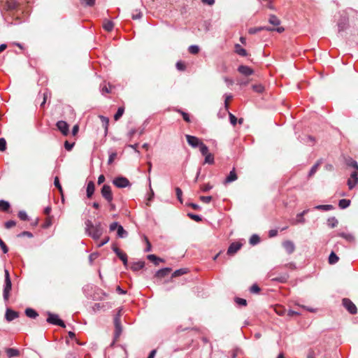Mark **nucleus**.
<instances>
[{
  "mask_svg": "<svg viewBox=\"0 0 358 358\" xmlns=\"http://www.w3.org/2000/svg\"><path fill=\"white\" fill-rule=\"evenodd\" d=\"M85 233L94 240H99L104 232V227L101 222H98L95 224L90 220L85 222Z\"/></svg>",
  "mask_w": 358,
  "mask_h": 358,
  "instance_id": "nucleus-1",
  "label": "nucleus"
},
{
  "mask_svg": "<svg viewBox=\"0 0 358 358\" xmlns=\"http://www.w3.org/2000/svg\"><path fill=\"white\" fill-rule=\"evenodd\" d=\"M12 289V282L10 278L9 271L5 269V280L3 290V298L5 301H8L10 296V292Z\"/></svg>",
  "mask_w": 358,
  "mask_h": 358,
  "instance_id": "nucleus-2",
  "label": "nucleus"
},
{
  "mask_svg": "<svg viewBox=\"0 0 358 358\" xmlns=\"http://www.w3.org/2000/svg\"><path fill=\"white\" fill-rule=\"evenodd\" d=\"M47 315V322L54 325L59 326L63 328L66 327L64 322L59 317L58 315L52 313L50 312H48Z\"/></svg>",
  "mask_w": 358,
  "mask_h": 358,
  "instance_id": "nucleus-3",
  "label": "nucleus"
},
{
  "mask_svg": "<svg viewBox=\"0 0 358 358\" xmlns=\"http://www.w3.org/2000/svg\"><path fill=\"white\" fill-rule=\"evenodd\" d=\"M113 183L118 188H124L131 186L129 180L123 176H118L115 178L113 180Z\"/></svg>",
  "mask_w": 358,
  "mask_h": 358,
  "instance_id": "nucleus-4",
  "label": "nucleus"
},
{
  "mask_svg": "<svg viewBox=\"0 0 358 358\" xmlns=\"http://www.w3.org/2000/svg\"><path fill=\"white\" fill-rule=\"evenodd\" d=\"M101 193L102 196L108 201V203L113 201V196L110 185L106 184L103 185L102 186Z\"/></svg>",
  "mask_w": 358,
  "mask_h": 358,
  "instance_id": "nucleus-5",
  "label": "nucleus"
},
{
  "mask_svg": "<svg viewBox=\"0 0 358 358\" xmlns=\"http://www.w3.org/2000/svg\"><path fill=\"white\" fill-rule=\"evenodd\" d=\"M187 143L193 148H199L203 142L197 137L189 134L185 135Z\"/></svg>",
  "mask_w": 358,
  "mask_h": 358,
  "instance_id": "nucleus-6",
  "label": "nucleus"
},
{
  "mask_svg": "<svg viewBox=\"0 0 358 358\" xmlns=\"http://www.w3.org/2000/svg\"><path fill=\"white\" fill-rule=\"evenodd\" d=\"M114 326H115V332H114V341L112 343V345L114 344L115 341L120 337L122 331V327L121 324V320H119L118 317L114 318Z\"/></svg>",
  "mask_w": 358,
  "mask_h": 358,
  "instance_id": "nucleus-7",
  "label": "nucleus"
},
{
  "mask_svg": "<svg viewBox=\"0 0 358 358\" xmlns=\"http://www.w3.org/2000/svg\"><path fill=\"white\" fill-rule=\"evenodd\" d=\"M338 33L341 34L345 31L348 27V18L345 16H341L338 22Z\"/></svg>",
  "mask_w": 358,
  "mask_h": 358,
  "instance_id": "nucleus-8",
  "label": "nucleus"
},
{
  "mask_svg": "<svg viewBox=\"0 0 358 358\" xmlns=\"http://www.w3.org/2000/svg\"><path fill=\"white\" fill-rule=\"evenodd\" d=\"M343 305L348 310L350 313H357V309L356 306L349 299H343Z\"/></svg>",
  "mask_w": 358,
  "mask_h": 358,
  "instance_id": "nucleus-9",
  "label": "nucleus"
},
{
  "mask_svg": "<svg viewBox=\"0 0 358 358\" xmlns=\"http://www.w3.org/2000/svg\"><path fill=\"white\" fill-rule=\"evenodd\" d=\"M358 182V171H354L348 180V185L350 189H352Z\"/></svg>",
  "mask_w": 358,
  "mask_h": 358,
  "instance_id": "nucleus-10",
  "label": "nucleus"
},
{
  "mask_svg": "<svg viewBox=\"0 0 358 358\" xmlns=\"http://www.w3.org/2000/svg\"><path fill=\"white\" fill-rule=\"evenodd\" d=\"M242 244L238 242H234L230 244L227 249V255H234L238 250L241 249Z\"/></svg>",
  "mask_w": 358,
  "mask_h": 358,
  "instance_id": "nucleus-11",
  "label": "nucleus"
},
{
  "mask_svg": "<svg viewBox=\"0 0 358 358\" xmlns=\"http://www.w3.org/2000/svg\"><path fill=\"white\" fill-rule=\"evenodd\" d=\"M56 125L63 135L67 136L69 134V124L65 121H58Z\"/></svg>",
  "mask_w": 358,
  "mask_h": 358,
  "instance_id": "nucleus-12",
  "label": "nucleus"
},
{
  "mask_svg": "<svg viewBox=\"0 0 358 358\" xmlns=\"http://www.w3.org/2000/svg\"><path fill=\"white\" fill-rule=\"evenodd\" d=\"M18 317L19 313L17 311L13 310L10 308L6 310L5 317L7 321L10 322Z\"/></svg>",
  "mask_w": 358,
  "mask_h": 358,
  "instance_id": "nucleus-13",
  "label": "nucleus"
},
{
  "mask_svg": "<svg viewBox=\"0 0 358 358\" xmlns=\"http://www.w3.org/2000/svg\"><path fill=\"white\" fill-rule=\"evenodd\" d=\"M238 177L235 171V169L234 168L229 173V175L226 177L224 184H229L232 182H234L237 180Z\"/></svg>",
  "mask_w": 358,
  "mask_h": 358,
  "instance_id": "nucleus-14",
  "label": "nucleus"
},
{
  "mask_svg": "<svg viewBox=\"0 0 358 358\" xmlns=\"http://www.w3.org/2000/svg\"><path fill=\"white\" fill-rule=\"evenodd\" d=\"M171 268L169 267L163 268L158 270L156 272L155 276L158 278H162L168 275L171 273Z\"/></svg>",
  "mask_w": 358,
  "mask_h": 358,
  "instance_id": "nucleus-15",
  "label": "nucleus"
},
{
  "mask_svg": "<svg viewBox=\"0 0 358 358\" xmlns=\"http://www.w3.org/2000/svg\"><path fill=\"white\" fill-rule=\"evenodd\" d=\"M126 354V350L122 347H119L115 350L112 358H127Z\"/></svg>",
  "mask_w": 358,
  "mask_h": 358,
  "instance_id": "nucleus-16",
  "label": "nucleus"
},
{
  "mask_svg": "<svg viewBox=\"0 0 358 358\" xmlns=\"http://www.w3.org/2000/svg\"><path fill=\"white\" fill-rule=\"evenodd\" d=\"M282 246L288 254H292L295 250V245L291 241H285L282 243Z\"/></svg>",
  "mask_w": 358,
  "mask_h": 358,
  "instance_id": "nucleus-17",
  "label": "nucleus"
},
{
  "mask_svg": "<svg viewBox=\"0 0 358 358\" xmlns=\"http://www.w3.org/2000/svg\"><path fill=\"white\" fill-rule=\"evenodd\" d=\"M238 71L239 73H241V74L244 75V76H250L253 73V70L248 66H245V65H241L238 66Z\"/></svg>",
  "mask_w": 358,
  "mask_h": 358,
  "instance_id": "nucleus-18",
  "label": "nucleus"
},
{
  "mask_svg": "<svg viewBox=\"0 0 358 358\" xmlns=\"http://www.w3.org/2000/svg\"><path fill=\"white\" fill-rule=\"evenodd\" d=\"M309 211V209H306L304 210L303 211H302L301 213H298L296 215V220L294 221V224H304L305 222H306V220L305 218L303 217V216L308 213V212Z\"/></svg>",
  "mask_w": 358,
  "mask_h": 358,
  "instance_id": "nucleus-19",
  "label": "nucleus"
},
{
  "mask_svg": "<svg viewBox=\"0 0 358 358\" xmlns=\"http://www.w3.org/2000/svg\"><path fill=\"white\" fill-rule=\"evenodd\" d=\"M94 189H95L94 182L93 181H90L87 183V190H86L87 198H91L92 197V196L93 195V194L94 192Z\"/></svg>",
  "mask_w": 358,
  "mask_h": 358,
  "instance_id": "nucleus-20",
  "label": "nucleus"
},
{
  "mask_svg": "<svg viewBox=\"0 0 358 358\" xmlns=\"http://www.w3.org/2000/svg\"><path fill=\"white\" fill-rule=\"evenodd\" d=\"M109 308L108 303H94L92 308L94 311H99L100 310H106Z\"/></svg>",
  "mask_w": 358,
  "mask_h": 358,
  "instance_id": "nucleus-21",
  "label": "nucleus"
},
{
  "mask_svg": "<svg viewBox=\"0 0 358 358\" xmlns=\"http://www.w3.org/2000/svg\"><path fill=\"white\" fill-rule=\"evenodd\" d=\"M6 6L7 10H14L17 9V8L19 6V3L17 1H16L15 0H10V1H8L6 2Z\"/></svg>",
  "mask_w": 358,
  "mask_h": 358,
  "instance_id": "nucleus-22",
  "label": "nucleus"
},
{
  "mask_svg": "<svg viewBox=\"0 0 358 358\" xmlns=\"http://www.w3.org/2000/svg\"><path fill=\"white\" fill-rule=\"evenodd\" d=\"M338 236L345 239L347 241L350 243H352L355 241V236L352 234L341 232L338 233Z\"/></svg>",
  "mask_w": 358,
  "mask_h": 358,
  "instance_id": "nucleus-23",
  "label": "nucleus"
},
{
  "mask_svg": "<svg viewBox=\"0 0 358 358\" xmlns=\"http://www.w3.org/2000/svg\"><path fill=\"white\" fill-rule=\"evenodd\" d=\"M145 266V262L142 261L132 263L131 265V269L134 271H138L142 269Z\"/></svg>",
  "mask_w": 358,
  "mask_h": 358,
  "instance_id": "nucleus-24",
  "label": "nucleus"
},
{
  "mask_svg": "<svg viewBox=\"0 0 358 358\" xmlns=\"http://www.w3.org/2000/svg\"><path fill=\"white\" fill-rule=\"evenodd\" d=\"M128 236V232L120 224L117 229V236L118 238H126Z\"/></svg>",
  "mask_w": 358,
  "mask_h": 358,
  "instance_id": "nucleus-25",
  "label": "nucleus"
},
{
  "mask_svg": "<svg viewBox=\"0 0 358 358\" xmlns=\"http://www.w3.org/2000/svg\"><path fill=\"white\" fill-rule=\"evenodd\" d=\"M189 271L188 268H179V269H177L171 275V278H176V277H178V276H180V275H185L186 273H187Z\"/></svg>",
  "mask_w": 358,
  "mask_h": 358,
  "instance_id": "nucleus-26",
  "label": "nucleus"
},
{
  "mask_svg": "<svg viewBox=\"0 0 358 358\" xmlns=\"http://www.w3.org/2000/svg\"><path fill=\"white\" fill-rule=\"evenodd\" d=\"M147 258L153 262L156 266L159 265V262H164V260L162 258L157 257L155 255H148Z\"/></svg>",
  "mask_w": 358,
  "mask_h": 358,
  "instance_id": "nucleus-27",
  "label": "nucleus"
},
{
  "mask_svg": "<svg viewBox=\"0 0 358 358\" xmlns=\"http://www.w3.org/2000/svg\"><path fill=\"white\" fill-rule=\"evenodd\" d=\"M235 52L242 57H245L248 55L246 50L242 48L241 45L239 44L235 45Z\"/></svg>",
  "mask_w": 358,
  "mask_h": 358,
  "instance_id": "nucleus-28",
  "label": "nucleus"
},
{
  "mask_svg": "<svg viewBox=\"0 0 358 358\" xmlns=\"http://www.w3.org/2000/svg\"><path fill=\"white\" fill-rule=\"evenodd\" d=\"M314 209L329 211L334 209V207L331 204L317 205L314 207Z\"/></svg>",
  "mask_w": 358,
  "mask_h": 358,
  "instance_id": "nucleus-29",
  "label": "nucleus"
},
{
  "mask_svg": "<svg viewBox=\"0 0 358 358\" xmlns=\"http://www.w3.org/2000/svg\"><path fill=\"white\" fill-rule=\"evenodd\" d=\"M7 356L9 358L17 357L20 355V352L18 350L15 348H8L6 350Z\"/></svg>",
  "mask_w": 358,
  "mask_h": 358,
  "instance_id": "nucleus-30",
  "label": "nucleus"
},
{
  "mask_svg": "<svg viewBox=\"0 0 358 358\" xmlns=\"http://www.w3.org/2000/svg\"><path fill=\"white\" fill-rule=\"evenodd\" d=\"M25 314L28 317L33 318V319L36 318L38 315L37 312L31 308H27L25 310Z\"/></svg>",
  "mask_w": 358,
  "mask_h": 358,
  "instance_id": "nucleus-31",
  "label": "nucleus"
},
{
  "mask_svg": "<svg viewBox=\"0 0 358 358\" xmlns=\"http://www.w3.org/2000/svg\"><path fill=\"white\" fill-rule=\"evenodd\" d=\"M288 278H289V274L287 273H285L279 277L273 278L272 280L283 283V282H287Z\"/></svg>",
  "mask_w": 358,
  "mask_h": 358,
  "instance_id": "nucleus-32",
  "label": "nucleus"
},
{
  "mask_svg": "<svg viewBox=\"0 0 358 358\" xmlns=\"http://www.w3.org/2000/svg\"><path fill=\"white\" fill-rule=\"evenodd\" d=\"M268 22L274 26H279L280 24V19L274 15H271L269 16Z\"/></svg>",
  "mask_w": 358,
  "mask_h": 358,
  "instance_id": "nucleus-33",
  "label": "nucleus"
},
{
  "mask_svg": "<svg viewBox=\"0 0 358 358\" xmlns=\"http://www.w3.org/2000/svg\"><path fill=\"white\" fill-rule=\"evenodd\" d=\"M350 200L342 199L338 202V206L341 209H345L350 206Z\"/></svg>",
  "mask_w": 358,
  "mask_h": 358,
  "instance_id": "nucleus-34",
  "label": "nucleus"
},
{
  "mask_svg": "<svg viewBox=\"0 0 358 358\" xmlns=\"http://www.w3.org/2000/svg\"><path fill=\"white\" fill-rule=\"evenodd\" d=\"M99 118L101 119V120L102 122L103 126L105 129V134L106 135L108 133V129L109 120L108 117H104L103 115H100Z\"/></svg>",
  "mask_w": 358,
  "mask_h": 358,
  "instance_id": "nucleus-35",
  "label": "nucleus"
},
{
  "mask_svg": "<svg viewBox=\"0 0 358 358\" xmlns=\"http://www.w3.org/2000/svg\"><path fill=\"white\" fill-rule=\"evenodd\" d=\"M346 164L348 166H351V167L354 168L355 169V171H357V170L358 171V164L353 159H352V158L347 159Z\"/></svg>",
  "mask_w": 358,
  "mask_h": 358,
  "instance_id": "nucleus-36",
  "label": "nucleus"
},
{
  "mask_svg": "<svg viewBox=\"0 0 358 358\" xmlns=\"http://www.w3.org/2000/svg\"><path fill=\"white\" fill-rule=\"evenodd\" d=\"M260 242V238L257 234H253L251 236L249 240V243L252 245H255Z\"/></svg>",
  "mask_w": 358,
  "mask_h": 358,
  "instance_id": "nucleus-37",
  "label": "nucleus"
},
{
  "mask_svg": "<svg viewBox=\"0 0 358 358\" xmlns=\"http://www.w3.org/2000/svg\"><path fill=\"white\" fill-rule=\"evenodd\" d=\"M338 224L337 219L335 217H329L327 220V224L331 228L336 227Z\"/></svg>",
  "mask_w": 358,
  "mask_h": 358,
  "instance_id": "nucleus-38",
  "label": "nucleus"
},
{
  "mask_svg": "<svg viewBox=\"0 0 358 358\" xmlns=\"http://www.w3.org/2000/svg\"><path fill=\"white\" fill-rule=\"evenodd\" d=\"M103 29L107 31H111L113 29L114 24L110 20H105L103 22Z\"/></svg>",
  "mask_w": 358,
  "mask_h": 358,
  "instance_id": "nucleus-39",
  "label": "nucleus"
},
{
  "mask_svg": "<svg viewBox=\"0 0 358 358\" xmlns=\"http://www.w3.org/2000/svg\"><path fill=\"white\" fill-rule=\"evenodd\" d=\"M10 207L8 201L0 200V209L3 211H8Z\"/></svg>",
  "mask_w": 358,
  "mask_h": 358,
  "instance_id": "nucleus-40",
  "label": "nucleus"
},
{
  "mask_svg": "<svg viewBox=\"0 0 358 358\" xmlns=\"http://www.w3.org/2000/svg\"><path fill=\"white\" fill-rule=\"evenodd\" d=\"M262 28H264V30H266V31H275L278 33H282L285 31V29L282 27H278L276 28H273L271 27L264 26V27H262Z\"/></svg>",
  "mask_w": 358,
  "mask_h": 358,
  "instance_id": "nucleus-41",
  "label": "nucleus"
},
{
  "mask_svg": "<svg viewBox=\"0 0 358 358\" xmlns=\"http://www.w3.org/2000/svg\"><path fill=\"white\" fill-rule=\"evenodd\" d=\"M338 257L334 252H331L329 256V263L330 264H334L338 262Z\"/></svg>",
  "mask_w": 358,
  "mask_h": 358,
  "instance_id": "nucleus-42",
  "label": "nucleus"
},
{
  "mask_svg": "<svg viewBox=\"0 0 358 358\" xmlns=\"http://www.w3.org/2000/svg\"><path fill=\"white\" fill-rule=\"evenodd\" d=\"M174 110L178 112V113L181 114L182 116L183 120L185 122H190V118H189V115L188 113L182 111L181 109H178V108H175Z\"/></svg>",
  "mask_w": 358,
  "mask_h": 358,
  "instance_id": "nucleus-43",
  "label": "nucleus"
},
{
  "mask_svg": "<svg viewBox=\"0 0 358 358\" xmlns=\"http://www.w3.org/2000/svg\"><path fill=\"white\" fill-rule=\"evenodd\" d=\"M124 108L123 107H119L116 113L114 115L115 120H118L123 115Z\"/></svg>",
  "mask_w": 358,
  "mask_h": 358,
  "instance_id": "nucleus-44",
  "label": "nucleus"
},
{
  "mask_svg": "<svg viewBox=\"0 0 358 358\" xmlns=\"http://www.w3.org/2000/svg\"><path fill=\"white\" fill-rule=\"evenodd\" d=\"M204 163L209 164H214V157L211 153L205 155Z\"/></svg>",
  "mask_w": 358,
  "mask_h": 358,
  "instance_id": "nucleus-45",
  "label": "nucleus"
},
{
  "mask_svg": "<svg viewBox=\"0 0 358 358\" xmlns=\"http://www.w3.org/2000/svg\"><path fill=\"white\" fill-rule=\"evenodd\" d=\"M224 97V108L226 110H229V101L232 99L233 96L231 94H225Z\"/></svg>",
  "mask_w": 358,
  "mask_h": 358,
  "instance_id": "nucleus-46",
  "label": "nucleus"
},
{
  "mask_svg": "<svg viewBox=\"0 0 358 358\" xmlns=\"http://www.w3.org/2000/svg\"><path fill=\"white\" fill-rule=\"evenodd\" d=\"M108 153H109V157H108V164H111L114 162L115 159L117 157V154L116 152H110V151H109Z\"/></svg>",
  "mask_w": 358,
  "mask_h": 358,
  "instance_id": "nucleus-47",
  "label": "nucleus"
},
{
  "mask_svg": "<svg viewBox=\"0 0 358 358\" xmlns=\"http://www.w3.org/2000/svg\"><path fill=\"white\" fill-rule=\"evenodd\" d=\"M191 54L196 55L199 52V47L196 45H192L188 48Z\"/></svg>",
  "mask_w": 358,
  "mask_h": 358,
  "instance_id": "nucleus-48",
  "label": "nucleus"
},
{
  "mask_svg": "<svg viewBox=\"0 0 358 358\" xmlns=\"http://www.w3.org/2000/svg\"><path fill=\"white\" fill-rule=\"evenodd\" d=\"M199 148L202 155L205 156L209 154L208 148L203 143Z\"/></svg>",
  "mask_w": 358,
  "mask_h": 358,
  "instance_id": "nucleus-49",
  "label": "nucleus"
},
{
  "mask_svg": "<svg viewBox=\"0 0 358 358\" xmlns=\"http://www.w3.org/2000/svg\"><path fill=\"white\" fill-rule=\"evenodd\" d=\"M18 217L23 221L29 220V217L24 210H20L18 213Z\"/></svg>",
  "mask_w": 358,
  "mask_h": 358,
  "instance_id": "nucleus-50",
  "label": "nucleus"
},
{
  "mask_svg": "<svg viewBox=\"0 0 358 358\" xmlns=\"http://www.w3.org/2000/svg\"><path fill=\"white\" fill-rule=\"evenodd\" d=\"M200 189H201V192H207L210 191L211 189H213V185H211L209 183L203 184V185H201Z\"/></svg>",
  "mask_w": 358,
  "mask_h": 358,
  "instance_id": "nucleus-51",
  "label": "nucleus"
},
{
  "mask_svg": "<svg viewBox=\"0 0 358 358\" xmlns=\"http://www.w3.org/2000/svg\"><path fill=\"white\" fill-rule=\"evenodd\" d=\"M187 216L196 222H200L202 220V217L201 215L193 214L192 213H189L187 214Z\"/></svg>",
  "mask_w": 358,
  "mask_h": 358,
  "instance_id": "nucleus-52",
  "label": "nucleus"
},
{
  "mask_svg": "<svg viewBox=\"0 0 358 358\" xmlns=\"http://www.w3.org/2000/svg\"><path fill=\"white\" fill-rule=\"evenodd\" d=\"M176 194L178 200L182 203V192L180 187H176L175 188Z\"/></svg>",
  "mask_w": 358,
  "mask_h": 358,
  "instance_id": "nucleus-53",
  "label": "nucleus"
},
{
  "mask_svg": "<svg viewBox=\"0 0 358 358\" xmlns=\"http://www.w3.org/2000/svg\"><path fill=\"white\" fill-rule=\"evenodd\" d=\"M117 256L122 261L124 266H127L128 264L127 255L125 253L122 252L120 255Z\"/></svg>",
  "mask_w": 358,
  "mask_h": 358,
  "instance_id": "nucleus-54",
  "label": "nucleus"
},
{
  "mask_svg": "<svg viewBox=\"0 0 358 358\" xmlns=\"http://www.w3.org/2000/svg\"><path fill=\"white\" fill-rule=\"evenodd\" d=\"M260 287L257 284H253L250 287V292L252 294H258L260 292Z\"/></svg>",
  "mask_w": 358,
  "mask_h": 358,
  "instance_id": "nucleus-55",
  "label": "nucleus"
},
{
  "mask_svg": "<svg viewBox=\"0 0 358 358\" xmlns=\"http://www.w3.org/2000/svg\"><path fill=\"white\" fill-rule=\"evenodd\" d=\"M263 30H264V28H262V27H252V28L249 29L248 32L250 34H255L257 32H259V31H263Z\"/></svg>",
  "mask_w": 358,
  "mask_h": 358,
  "instance_id": "nucleus-56",
  "label": "nucleus"
},
{
  "mask_svg": "<svg viewBox=\"0 0 358 358\" xmlns=\"http://www.w3.org/2000/svg\"><path fill=\"white\" fill-rule=\"evenodd\" d=\"M212 199L211 196H201L199 197L200 201L205 203H209L212 201Z\"/></svg>",
  "mask_w": 358,
  "mask_h": 358,
  "instance_id": "nucleus-57",
  "label": "nucleus"
},
{
  "mask_svg": "<svg viewBox=\"0 0 358 358\" xmlns=\"http://www.w3.org/2000/svg\"><path fill=\"white\" fill-rule=\"evenodd\" d=\"M235 302L240 306H245L247 305V301L244 299L239 297L235 298Z\"/></svg>",
  "mask_w": 358,
  "mask_h": 358,
  "instance_id": "nucleus-58",
  "label": "nucleus"
},
{
  "mask_svg": "<svg viewBox=\"0 0 358 358\" xmlns=\"http://www.w3.org/2000/svg\"><path fill=\"white\" fill-rule=\"evenodd\" d=\"M319 165H320V164L317 162L312 166V168L310 169L309 173H308L309 176H312L315 173V172L317 171V170L318 169Z\"/></svg>",
  "mask_w": 358,
  "mask_h": 358,
  "instance_id": "nucleus-59",
  "label": "nucleus"
},
{
  "mask_svg": "<svg viewBox=\"0 0 358 358\" xmlns=\"http://www.w3.org/2000/svg\"><path fill=\"white\" fill-rule=\"evenodd\" d=\"M6 149V141L3 138H0V151L3 152Z\"/></svg>",
  "mask_w": 358,
  "mask_h": 358,
  "instance_id": "nucleus-60",
  "label": "nucleus"
},
{
  "mask_svg": "<svg viewBox=\"0 0 358 358\" xmlns=\"http://www.w3.org/2000/svg\"><path fill=\"white\" fill-rule=\"evenodd\" d=\"M54 185L59 190V192H62V187L59 182V180L58 177H55L54 180Z\"/></svg>",
  "mask_w": 358,
  "mask_h": 358,
  "instance_id": "nucleus-61",
  "label": "nucleus"
},
{
  "mask_svg": "<svg viewBox=\"0 0 358 358\" xmlns=\"http://www.w3.org/2000/svg\"><path fill=\"white\" fill-rule=\"evenodd\" d=\"M229 121H230V123L232 124V125H236V123H237V118L235 115H234L232 113H229Z\"/></svg>",
  "mask_w": 358,
  "mask_h": 358,
  "instance_id": "nucleus-62",
  "label": "nucleus"
},
{
  "mask_svg": "<svg viewBox=\"0 0 358 358\" xmlns=\"http://www.w3.org/2000/svg\"><path fill=\"white\" fill-rule=\"evenodd\" d=\"M252 88L255 91L259 93H262L264 90V87L262 85H254Z\"/></svg>",
  "mask_w": 358,
  "mask_h": 358,
  "instance_id": "nucleus-63",
  "label": "nucleus"
},
{
  "mask_svg": "<svg viewBox=\"0 0 358 358\" xmlns=\"http://www.w3.org/2000/svg\"><path fill=\"white\" fill-rule=\"evenodd\" d=\"M75 143H69L68 141H66L64 143V148L66 150L70 151L73 148Z\"/></svg>",
  "mask_w": 358,
  "mask_h": 358,
  "instance_id": "nucleus-64",
  "label": "nucleus"
}]
</instances>
